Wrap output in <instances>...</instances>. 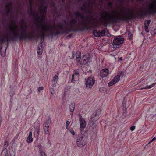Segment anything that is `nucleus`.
Here are the masks:
<instances>
[{
    "label": "nucleus",
    "instance_id": "nucleus-46",
    "mask_svg": "<svg viewBox=\"0 0 156 156\" xmlns=\"http://www.w3.org/2000/svg\"><path fill=\"white\" fill-rule=\"evenodd\" d=\"M119 62H120L121 63H122V57H120L119 58Z\"/></svg>",
    "mask_w": 156,
    "mask_h": 156
},
{
    "label": "nucleus",
    "instance_id": "nucleus-41",
    "mask_svg": "<svg viewBox=\"0 0 156 156\" xmlns=\"http://www.w3.org/2000/svg\"><path fill=\"white\" fill-rule=\"evenodd\" d=\"M30 12L32 14H33L34 15H35V11H33L32 8L30 10Z\"/></svg>",
    "mask_w": 156,
    "mask_h": 156
},
{
    "label": "nucleus",
    "instance_id": "nucleus-12",
    "mask_svg": "<svg viewBox=\"0 0 156 156\" xmlns=\"http://www.w3.org/2000/svg\"><path fill=\"white\" fill-rule=\"evenodd\" d=\"M90 2L88 4L86 3L83 5L81 8V10L82 11L86 13L89 14H90V12L89 9V5Z\"/></svg>",
    "mask_w": 156,
    "mask_h": 156
},
{
    "label": "nucleus",
    "instance_id": "nucleus-50",
    "mask_svg": "<svg viewBox=\"0 0 156 156\" xmlns=\"http://www.w3.org/2000/svg\"><path fill=\"white\" fill-rule=\"evenodd\" d=\"M14 27L15 29H17L18 28V27L17 25H15L14 26Z\"/></svg>",
    "mask_w": 156,
    "mask_h": 156
},
{
    "label": "nucleus",
    "instance_id": "nucleus-63",
    "mask_svg": "<svg viewBox=\"0 0 156 156\" xmlns=\"http://www.w3.org/2000/svg\"><path fill=\"white\" fill-rule=\"evenodd\" d=\"M95 14H98V13H97V12H95Z\"/></svg>",
    "mask_w": 156,
    "mask_h": 156
},
{
    "label": "nucleus",
    "instance_id": "nucleus-62",
    "mask_svg": "<svg viewBox=\"0 0 156 156\" xmlns=\"http://www.w3.org/2000/svg\"><path fill=\"white\" fill-rule=\"evenodd\" d=\"M131 127H135V126H131Z\"/></svg>",
    "mask_w": 156,
    "mask_h": 156
},
{
    "label": "nucleus",
    "instance_id": "nucleus-6",
    "mask_svg": "<svg viewBox=\"0 0 156 156\" xmlns=\"http://www.w3.org/2000/svg\"><path fill=\"white\" fill-rule=\"evenodd\" d=\"M86 27L78 28H76L67 29L66 30L59 31L58 30L54 32H53V36H56L59 35L60 34H64V33H67L71 32H76L78 31L83 32L85 30H90L92 27L90 25H88Z\"/></svg>",
    "mask_w": 156,
    "mask_h": 156
},
{
    "label": "nucleus",
    "instance_id": "nucleus-37",
    "mask_svg": "<svg viewBox=\"0 0 156 156\" xmlns=\"http://www.w3.org/2000/svg\"><path fill=\"white\" fill-rule=\"evenodd\" d=\"M44 88L43 87H40L37 89V91L38 92L40 93L41 90H43Z\"/></svg>",
    "mask_w": 156,
    "mask_h": 156
},
{
    "label": "nucleus",
    "instance_id": "nucleus-21",
    "mask_svg": "<svg viewBox=\"0 0 156 156\" xmlns=\"http://www.w3.org/2000/svg\"><path fill=\"white\" fill-rule=\"evenodd\" d=\"M1 155V156H9L7 150L6 149H3Z\"/></svg>",
    "mask_w": 156,
    "mask_h": 156
},
{
    "label": "nucleus",
    "instance_id": "nucleus-44",
    "mask_svg": "<svg viewBox=\"0 0 156 156\" xmlns=\"http://www.w3.org/2000/svg\"><path fill=\"white\" fill-rule=\"evenodd\" d=\"M156 139V138L155 137H154L148 143V144H149L150 143L152 142L153 141H154L155 139Z\"/></svg>",
    "mask_w": 156,
    "mask_h": 156
},
{
    "label": "nucleus",
    "instance_id": "nucleus-23",
    "mask_svg": "<svg viewBox=\"0 0 156 156\" xmlns=\"http://www.w3.org/2000/svg\"><path fill=\"white\" fill-rule=\"evenodd\" d=\"M37 51V54L38 55H41L42 54L43 49H42V46L41 45L38 46Z\"/></svg>",
    "mask_w": 156,
    "mask_h": 156
},
{
    "label": "nucleus",
    "instance_id": "nucleus-5",
    "mask_svg": "<svg viewBox=\"0 0 156 156\" xmlns=\"http://www.w3.org/2000/svg\"><path fill=\"white\" fill-rule=\"evenodd\" d=\"M45 16L43 15L41 17L37 13L36 15L34 16V23L36 24L38 28H41L42 30L51 31V29L48 27L47 25L43 22V21L45 20Z\"/></svg>",
    "mask_w": 156,
    "mask_h": 156
},
{
    "label": "nucleus",
    "instance_id": "nucleus-10",
    "mask_svg": "<svg viewBox=\"0 0 156 156\" xmlns=\"http://www.w3.org/2000/svg\"><path fill=\"white\" fill-rule=\"evenodd\" d=\"M82 71V70L80 67H79L77 69L74 70V73L72 76L71 82H72L74 83L76 81V80L77 79Z\"/></svg>",
    "mask_w": 156,
    "mask_h": 156
},
{
    "label": "nucleus",
    "instance_id": "nucleus-48",
    "mask_svg": "<svg viewBox=\"0 0 156 156\" xmlns=\"http://www.w3.org/2000/svg\"><path fill=\"white\" fill-rule=\"evenodd\" d=\"M72 34H70L67 36V37L70 38L72 36Z\"/></svg>",
    "mask_w": 156,
    "mask_h": 156
},
{
    "label": "nucleus",
    "instance_id": "nucleus-9",
    "mask_svg": "<svg viewBox=\"0 0 156 156\" xmlns=\"http://www.w3.org/2000/svg\"><path fill=\"white\" fill-rule=\"evenodd\" d=\"M123 74V73L122 71L120 72L115 76L112 80L109 82L108 84V86L110 87L115 84L120 80L121 76H122Z\"/></svg>",
    "mask_w": 156,
    "mask_h": 156
},
{
    "label": "nucleus",
    "instance_id": "nucleus-17",
    "mask_svg": "<svg viewBox=\"0 0 156 156\" xmlns=\"http://www.w3.org/2000/svg\"><path fill=\"white\" fill-rule=\"evenodd\" d=\"M151 22L150 20H146L144 23V29L145 30L147 33H148L149 32V30L148 29V27L149 24Z\"/></svg>",
    "mask_w": 156,
    "mask_h": 156
},
{
    "label": "nucleus",
    "instance_id": "nucleus-60",
    "mask_svg": "<svg viewBox=\"0 0 156 156\" xmlns=\"http://www.w3.org/2000/svg\"><path fill=\"white\" fill-rule=\"evenodd\" d=\"M51 94L52 95L53 94V93H52V92H51Z\"/></svg>",
    "mask_w": 156,
    "mask_h": 156
},
{
    "label": "nucleus",
    "instance_id": "nucleus-25",
    "mask_svg": "<svg viewBox=\"0 0 156 156\" xmlns=\"http://www.w3.org/2000/svg\"><path fill=\"white\" fill-rule=\"evenodd\" d=\"M90 54L89 53H87L84 55L83 57V60L84 61H86L87 60H89L90 59Z\"/></svg>",
    "mask_w": 156,
    "mask_h": 156
},
{
    "label": "nucleus",
    "instance_id": "nucleus-59",
    "mask_svg": "<svg viewBox=\"0 0 156 156\" xmlns=\"http://www.w3.org/2000/svg\"><path fill=\"white\" fill-rule=\"evenodd\" d=\"M65 0H62V1L63 2H64Z\"/></svg>",
    "mask_w": 156,
    "mask_h": 156
},
{
    "label": "nucleus",
    "instance_id": "nucleus-18",
    "mask_svg": "<svg viewBox=\"0 0 156 156\" xmlns=\"http://www.w3.org/2000/svg\"><path fill=\"white\" fill-rule=\"evenodd\" d=\"M32 133L30 132L29 133V135L27 139V142L28 143H30L33 141V139L32 137Z\"/></svg>",
    "mask_w": 156,
    "mask_h": 156
},
{
    "label": "nucleus",
    "instance_id": "nucleus-13",
    "mask_svg": "<svg viewBox=\"0 0 156 156\" xmlns=\"http://www.w3.org/2000/svg\"><path fill=\"white\" fill-rule=\"evenodd\" d=\"M59 73H57L53 77L52 79L51 80V82L53 83L52 86L51 88L53 90L54 89V87L56 86V84L57 83V81L58 79V76Z\"/></svg>",
    "mask_w": 156,
    "mask_h": 156
},
{
    "label": "nucleus",
    "instance_id": "nucleus-47",
    "mask_svg": "<svg viewBox=\"0 0 156 156\" xmlns=\"http://www.w3.org/2000/svg\"><path fill=\"white\" fill-rule=\"evenodd\" d=\"M5 7L6 9L10 8L9 7V5L7 4H6L5 5Z\"/></svg>",
    "mask_w": 156,
    "mask_h": 156
},
{
    "label": "nucleus",
    "instance_id": "nucleus-33",
    "mask_svg": "<svg viewBox=\"0 0 156 156\" xmlns=\"http://www.w3.org/2000/svg\"><path fill=\"white\" fill-rule=\"evenodd\" d=\"M49 127H44V132L45 133L48 134L49 133V130L48 129V128Z\"/></svg>",
    "mask_w": 156,
    "mask_h": 156
},
{
    "label": "nucleus",
    "instance_id": "nucleus-28",
    "mask_svg": "<svg viewBox=\"0 0 156 156\" xmlns=\"http://www.w3.org/2000/svg\"><path fill=\"white\" fill-rule=\"evenodd\" d=\"M156 84V82L153 83L152 84L149 85V86H146L143 89H150L153 87H154L155 85ZM142 89L143 88H142Z\"/></svg>",
    "mask_w": 156,
    "mask_h": 156
},
{
    "label": "nucleus",
    "instance_id": "nucleus-1",
    "mask_svg": "<svg viewBox=\"0 0 156 156\" xmlns=\"http://www.w3.org/2000/svg\"><path fill=\"white\" fill-rule=\"evenodd\" d=\"M105 14L104 20L105 26L108 25L114 24L122 22H127L132 20L135 18H142L144 17L149 16L156 14V8H149L145 9L144 10H140L138 13L133 14L129 13L126 15L121 17H117L110 15L107 12H104Z\"/></svg>",
    "mask_w": 156,
    "mask_h": 156
},
{
    "label": "nucleus",
    "instance_id": "nucleus-27",
    "mask_svg": "<svg viewBox=\"0 0 156 156\" xmlns=\"http://www.w3.org/2000/svg\"><path fill=\"white\" fill-rule=\"evenodd\" d=\"M57 27L59 30H63L64 29L63 26L61 23L58 24L57 25Z\"/></svg>",
    "mask_w": 156,
    "mask_h": 156
},
{
    "label": "nucleus",
    "instance_id": "nucleus-51",
    "mask_svg": "<svg viewBox=\"0 0 156 156\" xmlns=\"http://www.w3.org/2000/svg\"><path fill=\"white\" fill-rule=\"evenodd\" d=\"M7 4L9 5V7H11L12 6V4L11 3H8V4Z\"/></svg>",
    "mask_w": 156,
    "mask_h": 156
},
{
    "label": "nucleus",
    "instance_id": "nucleus-31",
    "mask_svg": "<svg viewBox=\"0 0 156 156\" xmlns=\"http://www.w3.org/2000/svg\"><path fill=\"white\" fill-rule=\"evenodd\" d=\"M40 156H47L45 152H44L41 149L40 150Z\"/></svg>",
    "mask_w": 156,
    "mask_h": 156
},
{
    "label": "nucleus",
    "instance_id": "nucleus-11",
    "mask_svg": "<svg viewBox=\"0 0 156 156\" xmlns=\"http://www.w3.org/2000/svg\"><path fill=\"white\" fill-rule=\"evenodd\" d=\"M95 80L93 77H89L85 79V84L87 88H91L94 84Z\"/></svg>",
    "mask_w": 156,
    "mask_h": 156
},
{
    "label": "nucleus",
    "instance_id": "nucleus-40",
    "mask_svg": "<svg viewBox=\"0 0 156 156\" xmlns=\"http://www.w3.org/2000/svg\"><path fill=\"white\" fill-rule=\"evenodd\" d=\"M70 122L71 121L67 120L66 124V127H68Z\"/></svg>",
    "mask_w": 156,
    "mask_h": 156
},
{
    "label": "nucleus",
    "instance_id": "nucleus-43",
    "mask_svg": "<svg viewBox=\"0 0 156 156\" xmlns=\"http://www.w3.org/2000/svg\"><path fill=\"white\" fill-rule=\"evenodd\" d=\"M128 37L129 38L131 39L132 37V34L131 33H129L128 34Z\"/></svg>",
    "mask_w": 156,
    "mask_h": 156
},
{
    "label": "nucleus",
    "instance_id": "nucleus-3",
    "mask_svg": "<svg viewBox=\"0 0 156 156\" xmlns=\"http://www.w3.org/2000/svg\"><path fill=\"white\" fill-rule=\"evenodd\" d=\"M90 18V20H88L89 18H88L86 20V22H81L80 23V24L81 25V26L80 27H76L75 28L74 27V26L77 23V21L75 19H72L69 22L70 24L72 26H71V28L69 29L76 28H82L83 27H86L87 26V25L88 24L91 26L92 28L90 30H85L84 31H85L86 30L90 31L94 29L95 28L97 27V25L95 23V22L94 21H93V17L92 16H91Z\"/></svg>",
    "mask_w": 156,
    "mask_h": 156
},
{
    "label": "nucleus",
    "instance_id": "nucleus-55",
    "mask_svg": "<svg viewBox=\"0 0 156 156\" xmlns=\"http://www.w3.org/2000/svg\"><path fill=\"white\" fill-rule=\"evenodd\" d=\"M30 5L31 7H32V4L31 2H30Z\"/></svg>",
    "mask_w": 156,
    "mask_h": 156
},
{
    "label": "nucleus",
    "instance_id": "nucleus-36",
    "mask_svg": "<svg viewBox=\"0 0 156 156\" xmlns=\"http://www.w3.org/2000/svg\"><path fill=\"white\" fill-rule=\"evenodd\" d=\"M9 145L8 142L7 141H5L4 144V146L3 149H6V147L8 146Z\"/></svg>",
    "mask_w": 156,
    "mask_h": 156
},
{
    "label": "nucleus",
    "instance_id": "nucleus-38",
    "mask_svg": "<svg viewBox=\"0 0 156 156\" xmlns=\"http://www.w3.org/2000/svg\"><path fill=\"white\" fill-rule=\"evenodd\" d=\"M11 9L10 8H8V9H6V15L7 16L8 14L9 13V12H10L11 11Z\"/></svg>",
    "mask_w": 156,
    "mask_h": 156
},
{
    "label": "nucleus",
    "instance_id": "nucleus-29",
    "mask_svg": "<svg viewBox=\"0 0 156 156\" xmlns=\"http://www.w3.org/2000/svg\"><path fill=\"white\" fill-rule=\"evenodd\" d=\"M68 130L73 135L75 134V132L72 127H66Z\"/></svg>",
    "mask_w": 156,
    "mask_h": 156
},
{
    "label": "nucleus",
    "instance_id": "nucleus-52",
    "mask_svg": "<svg viewBox=\"0 0 156 156\" xmlns=\"http://www.w3.org/2000/svg\"><path fill=\"white\" fill-rule=\"evenodd\" d=\"M154 34H156V28L154 30Z\"/></svg>",
    "mask_w": 156,
    "mask_h": 156
},
{
    "label": "nucleus",
    "instance_id": "nucleus-32",
    "mask_svg": "<svg viewBox=\"0 0 156 156\" xmlns=\"http://www.w3.org/2000/svg\"><path fill=\"white\" fill-rule=\"evenodd\" d=\"M105 30H102L101 31H100V36H104L105 35Z\"/></svg>",
    "mask_w": 156,
    "mask_h": 156
},
{
    "label": "nucleus",
    "instance_id": "nucleus-24",
    "mask_svg": "<svg viewBox=\"0 0 156 156\" xmlns=\"http://www.w3.org/2000/svg\"><path fill=\"white\" fill-rule=\"evenodd\" d=\"M93 32V34L95 37H100V31H98L97 30H94Z\"/></svg>",
    "mask_w": 156,
    "mask_h": 156
},
{
    "label": "nucleus",
    "instance_id": "nucleus-54",
    "mask_svg": "<svg viewBox=\"0 0 156 156\" xmlns=\"http://www.w3.org/2000/svg\"><path fill=\"white\" fill-rule=\"evenodd\" d=\"M14 94V92H13L12 93V94H11L10 95V96L12 97V96Z\"/></svg>",
    "mask_w": 156,
    "mask_h": 156
},
{
    "label": "nucleus",
    "instance_id": "nucleus-42",
    "mask_svg": "<svg viewBox=\"0 0 156 156\" xmlns=\"http://www.w3.org/2000/svg\"><path fill=\"white\" fill-rule=\"evenodd\" d=\"M117 2H120L121 3H123L125 2L126 0H117Z\"/></svg>",
    "mask_w": 156,
    "mask_h": 156
},
{
    "label": "nucleus",
    "instance_id": "nucleus-57",
    "mask_svg": "<svg viewBox=\"0 0 156 156\" xmlns=\"http://www.w3.org/2000/svg\"><path fill=\"white\" fill-rule=\"evenodd\" d=\"M100 2L101 3H102V0H100Z\"/></svg>",
    "mask_w": 156,
    "mask_h": 156
},
{
    "label": "nucleus",
    "instance_id": "nucleus-20",
    "mask_svg": "<svg viewBox=\"0 0 156 156\" xmlns=\"http://www.w3.org/2000/svg\"><path fill=\"white\" fill-rule=\"evenodd\" d=\"M75 15L76 17V19H78L77 17H80L83 19H84L85 16L82 14L80 12H77L75 13Z\"/></svg>",
    "mask_w": 156,
    "mask_h": 156
},
{
    "label": "nucleus",
    "instance_id": "nucleus-35",
    "mask_svg": "<svg viewBox=\"0 0 156 156\" xmlns=\"http://www.w3.org/2000/svg\"><path fill=\"white\" fill-rule=\"evenodd\" d=\"M45 35L44 33H42L41 35V41H42V40L43 41H44V38L45 37Z\"/></svg>",
    "mask_w": 156,
    "mask_h": 156
},
{
    "label": "nucleus",
    "instance_id": "nucleus-30",
    "mask_svg": "<svg viewBox=\"0 0 156 156\" xmlns=\"http://www.w3.org/2000/svg\"><path fill=\"white\" fill-rule=\"evenodd\" d=\"M42 7H43V9L42 10H41V12L45 14L46 13V10H47V6H45L43 5H42Z\"/></svg>",
    "mask_w": 156,
    "mask_h": 156
},
{
    "label": "nucleus",
    "instance_id": "nucleus-34",
    "mask_svg": "<svg viewBox=\"0 0 156 156\" xmlns=\"http://www.w3.org/2000/svg\"><path fill=\"white\" fill-rule=\"evenodd\" d=\"M153 2V3L151 5V6L152 7L151 8H153L155 9V8L154 7V5L156 4V0H152Z\"/></svg>",
    "mask_w": 156,
    "mask_h": 156
},
{
    "label": "nucleus",
    "instance_id": "nucleus-49",
    "mask_svg": "<svg viewBox=\"0 0 156 156\" xmlns=\"http://www.w3.org/2000/svg\"><path fill=\"white\" fill-rule=\"evenodd\" d=\"M135 127H130V129L132 131L134 130L135 129Z\"/></svg>",
    "mask_w": 156,
    "mask_h": 156
},
{
    "label": "nucleus",
    "instance_id": "nucleus-14",
    "mask_svg": "<svg viewBox=\"0 0 156 156\" xmlns=\"http://www.w3.org/2000/svg\"><path fill=\"white\" fill-rule=\"evenodd\" d=\"M109 74V70L107 69H105L101 70L100 72V76L102 78H105Z\"/></svg>",
    "mask_w": 156,
    "mask_h": 156
},
{
    "label": "nucleus",
    "instance_id": "nucleus-26",
    "mask_svg": "<svg viewBox=\"0 0 156 156\" xmlns=\"http://www.w3.org/2000/svg\"><path fill=\"white\" fill-rule=\"evenodd\" d=\"M75 103H71L70 106V111L73 112L75 109Z\"/></svg>",
    "mask_w": 156,
    "mask_h": 156
},
{
    "label": "nucleus",
    "instance_id": "nucleus-2",
    "mask_svg": "<svg viewBox=\"0 0 156 156\" xmlns=\"http://www.w3.org/2000/svg\"><path fill=\"white\" fill-rule=\"evenodd\" d=\"M22 23L25 24L24 26V29H22V32L21 35H20L18 32H13V37H9L8 39L10 41H15L18 40L20 41L23 40H26L27 39H34V35H32L31 36H29L26 33V30L28 28L25 22L22 20Z\"/></svg>",
    "mask_w": 156,
    "mask_h": 156
},
{
    "label": "nucleus",
    "instance_id": "nucleus-64",
    "mask_svg": "<svg viewBox=\"0 0 156 156\" xmlns=\"http://www.w3.org/2000/svg\"><path fill=\"white\" fill-rule=\"evenodd\" d=\"M2 49V47H1L0 48V50H1V49Z\"/></svg>",
    "mask_w": 156,
    "mask_h": 156
},
{
    "label": "nucleus",
    "instance_id": "nucleus-8",
    "mask_svg": "<svg viewBox=\"0 0 156 156\" xmlns=\"http://www.w3.org/2000/svg\"><path fill=\"white\" fill-rule=\"evenodd\" d=\"M124 41V38H122L120 36L115 38L113 41L112 47L114 48H118L119 46L123 43Z\"/></svg>",
    "mask_w": 156,
    "mask_h": 156
},
{
    "label": "nucleus",
    "instance_id": "nucleus-45",
    "mask_svg": "<svg viewBox=\"0 0 156 156\" xmlns=\"http://www.w3.org/2000/svg\"><path fill=\"white\" fill-rule=\"evenodd\" d=\"M48 36H51V37H52L53 36V32H51L49 34H48Z\"/></svg>",
    "mask_w": 156,
    "mask_h": 156
},
{
    "label": "nucleus",
    "instance_id": "nucleus-61",
    "mask_svg": "<svg viewBox=\"0 0 156 156\" xmlns=\"http://www.w3.org/2000/svg\"><path fill=\"white\" fill-rule=\"evenodd\" d=\"M71 116H72L73 115V113H72L71 114Z\"/></svg>",
    "mask_w": 156,
    "mask_h": 156
},
{
    "label": "nucleus",
    "instance_id": "nucleus-53",
    "mask_svg": "<svg viewBox=\"0 0 156 156\" xmlns=\"http://www.w3.org/2000/svg\"><path fill=\"white\" fill-rule=\"evenodd\" d=\"M63 21L64 23L66 24V21L65 20H63Z\"/></svg>",
    "mask_w": 156,
    "mask_h": 156
},
{
    "label": "nucleus",
    "instance_id": "nucleus-7",
    "mask_svg": "<svg viewBox=\"0 0 156 156\" xmlns=\"http://www.w3.org/2000/svg\"><path fill=\"white\" fill-rule=\"evenodd\" d=\"M101 116V110L98 109L95 111L91 116L89 122V125L91 127L97 126V125L96 122L100 118Z\"/></svg>",
    "mask_w": 156,
    "mask_h": 156
},
{
    "label": "nucleus",
    "instance_id": "nucleus-4",
    "mask_svg": "<svg viewBox=\"0 0 156 156\" xmlns=\"http://www.w3.org/2000/svg\"><path fill=\"white\" fill-rule=\"evenodd\" d=\"M87 127H80L81 134L77 137L76 144L77 146L82 147L86 144V141L88 139Z\"/></svg>",
    "mask_w": 156,
    "mask_h": 156
},
{
    "label": "nucleus",
    "instance_id": "nucleus-16",
    "mask_svg": "<svg viewBox=\"0 0 156 156\" xmlns=\"http://www.w3.org/2000/svg\"><path fill=\"white\" fill-rule=\"evenodd\" d=\"M79 121L80 124V127H86V122L85 120L80 115H79Z\"/></svg>",
    "mask_w": 156,
    "mask_h": 156
},
{
    "label": "nucleus",
    "instance_id": "nucleus-22",
    "mask_svg": "<svg viewBox=\"0 0 156 156\" xmlns=\"http://www.w3.org/2000/svg\"><path fill=\"white\" fill-rule=\"evenodd\" d=\"M13 37V36H10L9 37H5L4 38H1L0 39V44H2L3 43L5 42V41H6L8 43V41H10L8 39L9 37Z\"/></svg>",
    "mask_w": 156,
    "mask_h": 156
},
{
    "label": "nucleus",
    "instance_id": "nucleus-15",
    "mask_svg": "<svg viewBox=\"0 0 156 156\" xmlns=\"http://www.w3.org/2000/svg\"><path fill=\"white\" fill-rule=\"evenodd\" d=\"M76 56L77 65L81 64V62L80 61L81 57V52L79 50L77 51L76 54Z\"/></svg>",
    "mask_w": 156,
    "mask_h": 156
},
{
    "label": "nucleus",
    "instance_id": "nucleus-19",
    "mask_svg": "<svg viewBox=\"0 0 156 156\" xmlns=\"http://www.w3.org/2000/svg\"><path fill=\"white\" fill-rule=\"evenodd\" d=\"M51 119L50 116H49L47 118V120L45 122L44 127H49V125L51 123Z\"/></svg>",
    "mask_w": 156,
    "mask_h": 156
},
{
    "label": "nucleus",
    "instance_id": "nucleus-56",
    "mask_svg": "<svg viewBox=\"0 0 156 156\" xmlns=\"http://www.w3.org/2000/svg\"><path fill=\"white\" fill-rule=\"evenodd\" d=\"M135 0H131V1L132 2H134L135 1Z\"/></svg>",
    "mask_w": 156,
    "mask_h": 156
},
{
    "label": "nucleus",
    "instance_id": "nucleus-58",
    "mask_svg": "<svg viewBox=\"0 0 156 156\" xmlns=\"http://www.w3.org/2000/svg\"><path fill=\"white\" fill-rule=\"evenodd\" d=\"M10 30L11 31H12V29H11V28L10 27Z\"/></svg>",
    "mask_w": 156,
    "mask_h": 156
},
{
    "label": "nucleus",
    "instance_id": "nucleus-39",
    "mask_svg": "<svg viewBox=\"0 0 156 156\" xmlns=\"http://www.w3.org/2000/svg\"><path fill=\"white\" fill-rule=\"evenodd\" d=\"M108 5L109 7H110L112 8L113 7V4L112 2H109L108 3Z\"/></svg>",
    "mask_w": 156,
    "mask_h": 156
}]
</instances>
